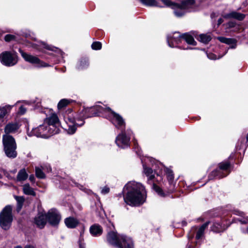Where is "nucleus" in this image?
<instances>
[{
	"label": "nucleus",
	"mask_w": 248,
	"mask_h": 248,
	"mask_svg": "<svg viewBox=\"0 0 248 248\" xmlns=\"http://www.w3.org/2000/svg\"><path fill=\"white\" fill-rule=\"evenodd\" d=\"M128 192L124 197L125 202L132 206H138L142 204L146 198L144 187L140 183L130 182L125 186Z\"/></svg>",
	"instance_id": "obj_1"
},
{
	"label": "nucleus",
	"mask_w": 248,
	"mask_h": 248,
	"mask_svg": "<svg viewBox=\"0 0 248 248\" xmlns=\"http://www.w3.org/2000/svg\"><path fill=\"white\" fill-rule=\"evenodd\" d=\"M106 239L109 244L119 248H134L133 242L131 238L119 234L115 231L108 232Z\"/></svg>",
	"instance_id": "obj_2"
},
{
	"label": "nucleus",
	"mask_w": 248,
	"mask_h": 248,
	"mask_svg": "<svg viewBox=\"0 0 248 248\" xmlns=\"http://www.w3.org/2000/svg\"><path fill=\"white\" fill-rule=\"evenodd\" d=\"M89 111L91 112L92 114L89 115L88 117L96 116L98 113L108 112L109 113V119L116 127H121L124 125V122L122 117L118 114L112 111L109 108H104L101 106L95 107L90 108Z\"/></svg>",
	"instance_id": "obj_3"
},
{
	"label": "nucleus",
	"mask_w": 248,
	"mask_h": 248,
	"mask_svg": "<svg viewBox=\"0 0 248 248\" xmlns=\"http://www.w3.org/2000/svg\"><path fill=\"white\" fill-rule=\"evenodd\" d=\"M2 140L4 150L7 156L10 158H15L17 155L16 145L14 138L9 135H4Z\"/></svg>",
	"instance_id": "obj_4"
},
{
	"label": "nucleus",
	"mask_w": 248,
	"mask_h": 248,
	"mask_svg": "<svg viewBox=\"0 0 248 248\" xmlns=\"http://www.w3.org/2000/svg\"><path fill=\"white\" fill-rule=\"evenodd\" d=\"M12 207L6 206L0 213V226L4 230H8L13 221Z\"/></svg>",
	"instance_id": "obj_5"
},
{
	"label": "nucleus",
	"mask_w": 248,
	"mask_h": 248,
	"mask_svg": "<svg viewBox=\"0 0 248 248\" xmlns=\"http://www.w3.org/2000/svg\"><path fill=\"white\" fill-rule=\"evenodd\" d=\"M32 134L37 137L47 138L49 135L57 133V130H52L51 127H47V125L44 124L39 125L38 127L32 130Z\"/></svg>",
	"instance_id": "obj_6"
},
{
	"label": "nucleus",
	"mask_w": 248,
	"mask_h": 248,
	"mask_svg": "<svg viewBox=\"0 0 248 248\" xmlns=\"http://www.w3.org/2000/svg\"><path fill=\"white\" fill-rule=\"evenodd\" d=\"M0 62L7 66H12L17 62L16 54L9 51H5L0 54Z\"/></svg>",
	"instance_id": "obj_7"
},
{
	"label": "nucleus",
	"mask_w": 248,
	"mask_h": 248,
	"mask_svg": "<svg viewBox=\"0 0 248 248\" xmlns=\"http://www.w3.org/2000/svg\"><path fill=\"white\" fill-rule=\"evenodd\" d=\"M19 52L25 61L35 65L36 67H44L49 66L47 63L42 61L36 56L27 53L22 50H19Z\"/></svg>",
	"instance_id": "obj_8"
},
{
	"label": "nucleus",
	"mask_w": 248,
	"mask_h": 248,
	"mask_svg": "<svg viewBox=\"0 0 248 248\" xmlns=\"http://www.w3.org/2000/svg\"><path fill=\"white\" fill-rule=\"evenodd\" d=\"M161 1L166 6L169 7L174 10L187 8L189 6L193 4L195 2L194 0H186L181 4L173 2L170 0H161Z\"/></svg>",
	"instance_id": "obj_9"
},
{
	"label": "nucleus",
	"mask_w": 248,
	"mask_h": 248,
	"mask_svg": "<svg viewBox=\"0 0 248 248\" xmlns=\"http://www.w3.org/2000/svg\"><path fill=\"white\" fill-rule=\"evenodd\" d=\"M46 215V219H48L51 225L55 226L59 224L61 219V216L56 210H51Z\"/></svg>",
	"instance_id": "obj_10"
},
{
	"label": "nucleus",
	"mask_w": 248,
	"mask_h": 248,
	"mask_svg": "<svg viewBox=\"0 0 248 248\" xmlns=\"http://www.w3.org/2000/svg\"><path fill=\"white\" fill-rule=\"evenodd\" d=\"M129 140L130 138L125 136V132L123 131L116 137L115 142L119 147L124 148L129 145Z\"/></svg>",
	"instance_id": "obj_11"
},
{
	"label": "nucleus",
	"mask_w": 248,
	"mask_h": 248,
	"mask_svg": "<svg viewBox=\"0 0 248 248\" xmlns=\"http://www.w3.org/2000/svg\"><path fill=\"white\" fill-rule=\"evenodd\" d=\"M182 39V34H180L179 32H175L172 34H170L167 37V41L169 46L171 47H175L174 42L178 44L181 42Z\"/></svg>",
	"instance_id": "obj_12"
},
{
	"label": "nucleus",
	"mask_w": 248,
	"mask_h": 248,
	"mask_svg": "<svg viewBox=\"0 0 248 248\" xmlns=\"http://www.w3.org/2000/svg\"><path fill=\"white\" fill-rule=\"evenodd\" d=\"M46 121L49 125V127H51L52 130H57L58 132V129L57 127L59 125V120L57 115L56 114L53 113L49 117L46 118Z\"/></svg>",
	"instance_id": "obj_13"
},
{
	"label": "nucleus",
	"mask_w": 248,
	"mask_h": 248,
	"mask_svg": "<svg viewBox=\"0 0 248 248\" xmlns=\"http://www.w3.org/2000/svg\"><path fill=\"white\" fill-rule=\"evenodd\" d=\"M34 223L39 228H44L46 223V215L42 213H39L34 218Z\"/></svg>",
	"instance_id": "obj_14"
},
{
	"label": "nucleus",
	"mask_w": 248,
	"mask_h": 248,
	"mask_svg": "<svg viewBox=\"0 0 248 248\" xmlns=\"http://www.w3.org/2000/svg\"><path fill=\"white\" fill-rule=\"evenodd\" d=\"M64 223L65 225L69 228H74L78 224V221L73 217H69L65 219Z\"/></svg>",
	"instance_id": "obj_15"
},
{
	"label": "nucleus",
	"mask_w": 248,
	"mask_h": 248,
	"mask_svg": "<svg viewBox=\"0 0 248 248\" xmlns=\"http://www.w3.org/2000/svg\"><path fill=\"white\" fill-rule=\"evenodd\" d=\"M91 233L93 236L100 235L102 233V228L99 225H94L91 227L90 229Z\"/></svg>",
	"instance_id": "obj_16"
},
{
	"label": "nucleus",
	"mask_w": 248,
	"mask_h": 248,
	"mask_svg": "<svg viewBox=\"0 0 248 248\" xmlns=\"http://www.w3.org/2000/svg\"><path fill=\"white\" fill-rule=\"evenodd\" d=\"M218 39L222 43L231 45V48H235L236 46V40L232 38H227L223 37H218Z\"/></svg>",
	"instance_id": "obj_17"
},
{
	"label": "nucleus",
	"mask_w": 248,
	"mask_h": 248,
	"mask_svg": "<svg viewBox=\"0 0 248 248\" xmlns=\"http://www.w3.org/2000/svg\"><path fill=\"white\" fill-rule=\"evenodd\" d=\"M18 128V125L16 123H9L5 126L4 131L6 134L13 133L15 132Z\"/></svg>",
	"instance_id": "obj_18"
},
{
	"label": "nucleus",
	"mask_w": 248,
	"mask_h": 248,
	"mask_svg": "<svg viewBox=\"0 0 248 248\" xmlns=\"http://www.w3.org/2000/svg\"><path fill=\"white\" fill-rule=\"evenodd\" d=\"M182 39H184L186 42L189 44L193 46L196 45V42L194 40V38L188 33H186L182 34Z\"/></svg>",
	"instance_id": "obj_19"
},
{
	"label": "nucleus",
	"mask_w": 248,
	"mask_h": 248,
	"mask_svg": "<svg viewBox=\"0 0 248 248\" xmlns=\"http://www.w3.org/2000/svg\"><path fill=\"white\" fill-rule=\"evenodd\" d=\"M23 191L24 193L26 195H31L33 196H35L36 195L35 192L34 191L33 189L28 184L23 186Z\"/></svg>",
	"instance_id": "obj_20"
},
{
	"label": "nucleus",
	"mask_w": 248,
	"mask_h": 248,
	"mask_svg": "<svg viewBox=\"0 0 248 248\" xmlns=\"http://www.w3.org/2000/svg\"><path fill=\"white\" fill-rule=\"evenodd\" d=\"M241 223L242 231L245 233H248V217H246L239 220Z\"/></svg>",
	"instance_id": "obj_21"
},
{
	"label": "nucleus",
	"mask_w": 248,
	"mask_h": 248,
	"mask_svg": "<svg viewBox=\"0 0 248 248\" xmlns=\"http://www.w3.org/2000/svg\"><path fill=\"white\" fill-rule=\"evenodd\" d=\"M209 224V222H207L204 224H202L200 228L199 229L198 231L197 232L196 238L197 239H199L201 238L202 235L204 233V232L205 229L207 228V226Z\"/></svg>",
	"instance_id": "obj_22"
},
{
	"label": "nucleus",
	"mask_w": 248,
	"mask_h": 248,
	"mask_svg": "<svg viewBox=\"0 0 248 248\" xmlns=\"http://www.w3.org/2000/svg\"><path fill=\"white\" fill-rule=\"evenodd\" d=\"M13 106L11 105H6L3 107H0V118H3L5 115L9 113Z\"/></svg>",
	"instance_id": "obj_23"
},
{
	"label": "nucleus",
	"mask_w": 248,
	"mask_h": 248,
	"mask_svg": "<svg viewBox=\"0 0 248 248\" xmlns=\"http://www.w3.org/2000/svg\"><path fill=\"white\" fill-rule=\"evenodd\" d=\"M28 177V174L27 173L25 169L20 170L17 174V179L18 181H24Z\"/></svg>",
	"instance_id": "obj_24"
},
{
	"label": "nucleus",
	"mask_w": 248,
	"mask_h": 248,
	"mask_svg": "<svg viewBox=\"0 0 248 248\" xmlns=\"http://www.w3.org/2000/svg\"><path fill=\"white\" fill-rule=\"evenodd\" d=\"M199 40L201 42L207 44L211 40V36L209 34H201L199 35Z\"/></svg>",
	"instance_id": "obj_25"
},
{
	"label": "nucleus",
	"mask_w": 248,
	"mask_h": 248,
	"mask_svg": "<svg viewBox=\"0 0 248 248\" xmlns=\"http://www.w3.org/2000/svg\"><path fill=\"white\" fill-rule=\"evenodd\" d=\"M144 5L148 6H158V2L155 0H140Z\"/></svg>",
	"instance_id": "obj_26"
},
{
	"label": "nucleus",
	"mask_w": 248,
	"mask_h": 248,
	"mask_svg": "<svg viewBox=\"0 0 248 248\" xmlns=\"http://www.w3.org/2000/svg\"><path fill=\"white\" fill-rule=\"evenodd\" d=\"M89 65L88 61L86 59H82L77 64V67L79 70L86 68Z\"/></svg>",
	"instance_id": "obj_27"
},
{
	"label": "nucleus",
	"mask_w": 248,
	"mask_h": 248,
	"mask_svg": "<svg viewBox=\"0 0 248 248\" xmlns=\"http://www.w3.org/2000/svg\"><path fill=\"white\" fill-rule=\"evenodd\" d=\"M144 172L146 176L148 177V180H153L154 177V174H153V170L150 168L144 167Z\"/></svg>",
	"instance_id": "obj_28"
},
{
	"label": "nucleus",
	"mask_w": 248,
	"mask_h": 248,
	"mask_svg": "<svg viewBox=\"0 0 248 248\" xmlns=\"http://www.w3.org/2000/svg\"><path fill=\"white\" fill-rule=\"evenodd\" d=\"M15 199L17 202V210L19 211L22 208L24 199L23 197L15 196Z\"/></svg>",
	"instance_id": "obj_29"
},
{
	"label": "nucleus",
	"mask_w": 248,
	"mask_h": 248,
	"mask_svg": "<svg viewBox=\"0 0 248 248\" xmlns=\"http://www.w3.org/2000/svg\"><path fill=\"white\" fill-rule=\"evenodd\" d=\"M35 174L37 178L43 179L45 177V174L39 167H35Z\"/></svg>",
	"instance_id": "obj_30"
},
{
	"label": "nucleus",
	"mask_w": 248,
	"mask_h": 248,
	"mask_svg": "<svg viewBox=\"0 0 248 248\" xmlns=\"http://www.w3.org/2000/svg\"><path fill=\"white\" fill-rule=\"evenodd\" d=\"M223 230V229L222 228V225L218 223H214L212 227V230L215 232H219Z\"/></svg>",
	"instance_id": "obj_31"
},
{
	"label": "nucleus",
	"mask_w": 248,
	"mask_h": 248,
	"mask_svg": "<svg viewBox=\"0 0 248 248\" xmlns=\"http://www.w3.org/2000/svg\"><path fill=\"white\" fill-rule=\"evenodd\" d=\"M69 101L66 99H62L61 100L58 104V108L59 109L62 108L66 107L68 104Z\"/></svg>",
	"instance_id": "obj_32"
},
{
	"label": "nucleus",
	"mask_w": 248,
	"mask_h": 248,
	"mask_svg": "<svg viewBox=\"0 0 248 248\" xmlns=\"http://www.w3.org/2000/svg\"><path fill=\"white\" fill-rule=\"evenodd\" d=\"M68 126L66 130L69 134H73L76 132L77 128L73 123H71V124H68Z\"/></svg>",
	"instance_id": "obj_33"
},
{
	"label": "nucleus",
	"mask_w": 248,
	"mask_h": 248,
	"mask_svg": "<svg viewBox=\"0 0 248 248\" xmlns=\"http://www.w3.org/2000/svg\"><path fill=\"white\" fill-rule=\"evenodd\" d=\"M102 45L99 42H93L92 45V48L94 50H99L101 48Z\"/></svg>",
	"instance_id": "obj_34"
},
{
	"label": "nucleus",
	"mask_w": 248,
	"mask_h": 248,
	"mask_svg": "<svg viewBox=\"0 0 248 248\" xmlns=\"http://www.w3.org/2000/svg\"><path fill=\"white\" fill-rule=\"evenodd\" d=\"M230 163L228 162H222L219 164V167L221 170H226L230 167Z\"/></svg>",
	"instance_id": "obj_35"
},
{
	"label": "nucleus",
	"mask_w": 248,
	"mask_h": 248,
	"mask_svg": "<svg viewBox=\"0 0 248 248\" xmlns=\"http://www.w3.org/2000/svg\"><path fill=\"white\" fill-rule=\"evenodd\" d=\"M16 39V36L12 34H7L4 37V40L6 42H10Z\"/></svg>",
	"instance_id": "obj_36"
},
{
	"label": "nucleus",
	"mask_w": 248,
	"mask_h": 248,
	"mask_svg": "<svg viewBox=\"0 0 248 248\" xmlns=\"http://www.w3.org/2000/svg\"><path fill=\"white\" fill-rule=\"evenodd\" d=\"M153 188L154 190L158 193V194L161 196H164V194L162 192V189L157 185L154 184Z\"/></svg>",
	"instance_id": "obj_37"
},
{
	"label": "nucleus",
	"mask_w": 248,
	"mask_h": 248,
	"mask_svg": "<svg viewBox=\"0 0 248 248\" xmlns=\"http://www.w3.org/2000/svg\"><path fill=\"white\" fill-rule=\"evenodd\" d=\"M109 191V188L107 187H104L101 191V193L102 194H105L108 193Z\"/></svg>",
	"instance_id": "obj_38"
},
{
	"label": "nucleus",
	"mask_w": 248,
	"mask_h": 248,
	"mask_svg": "<svg viewBox=\"0 0 248 248\" xmlns=\"http://www.w3.org/2000/svg\"><path fill=\"white\" fill-rule=\"evenodd\" d=\"M26 111V108L23 106H21L19 108V112L21 114H23Z\"/></svg>",
	"instance_id": "obj_39"
},
{
	"label": "nucleus",
	"mask_w": 248,
	"mask_h": 248,
	"mask_svg": "<svg viewBox=\"0 0 248 248\" xmlns=\"http://www.w3.org/2000/svg\"><path fill=\"white\" fill-rule=\"evenodd\" d=\"M168 177L170 180H172L173 179V176L172 172L170 170H168Z\"/></svg>",
	"instance_id": "obj_40"
},
{
	"label": "nucleus",
	"mask_w": 248,
	"mask_h": 248,
	"mask_svg": "<svg viewBox=\"0 0 248 248\" xmlns=\"http://www.w3.org/2000/svg\"><path fill=\"white\" fill-rule=\"evenodd\" d=\"M227 16H244V15L243 14H238L235 12H232L229 14H228Z\"/></svg>",
	"instance_id": "obj_41"
},
{
	"label": "nucleus",
	"mask_w": 248,
	"mask_h": 248,
	"mask_svg": "<svg viewBox=\"0 0 248 248\" xmlns=\"http://www.w3.org/2000/svg\"><path fill=\"white\" fill-rule=\"evenodd\" d=\"M207 56L210 59L215 60L217 59V56L213 54H208Z\"/></svg>",
	"instance_id": "obj_42"
},
{
	"label": "nucleus",
	"mask_w": 248,
	"mask_h": 248,
	"mask_svg": "<svg viewBox=\"0 0 248 248\" xmlns=\"http://www.w3.org/2000/svg\"><path fill=\"white\" fill-rule=\"evenodd\" d=\"M35 178H34V177L33 176V175H31L29 177V180L31 181V182H33Z\"/></svg>",
	"instance_id": "obj_43"
},
{
	"label": "nucleus",
	"mask_w": 248,
	"mask_h": 248,
	"mask_svg": "<svg viewBox=\"0 0 248 248\" xmlns=\"http://www.w3.org/2000/svg\"><path fill=\"white\" fill-rule=\"evenodd\" d=\"M237 19L239 20H242L244 18V16H235Z\"/></svg>",
	"instance_id": "obj_44"
},
{
	"label": "nucleus",
	"mask_w": 248,
	"mask_h": 248,
	"mask_svg": "<svg viewBox=\"0 0 248 248\" xmlns=\"http://www.w3.org/2000/svg\"><path fill=\"white\" fill-rule=\"evenodd\" d=\"M193 236H194V233H191V234H189V235H188V238H193Z\"/></svg>",
	"instance_id": "obj_45"
},
{
	"label": "nucleus",
	"mask_w": 248,
	"mask_h": 248,
	"mask_svg": "<svg viewBox=\"0 0 248 248\" xmlns=\"http://www.w3.org/2000/svg\"><path fill=\"white\" fill-rule=\"evenodd\" d=\"M24 248H34L33 246L28 245L26 246Z\"/></svg>",
	"instance_id": "obj_46"
},
{
	"label": "nucleus",
	"mask_w": 248,
	"mask_h": 248,
	"mask_svg": "<svg viewBox=\"0 0 248 248\" xmlns=\"http://www.w3.org/2000/svg\"><path fill=\"white\" fill-rule=\"evenodd\" d=\"M218 22V25L220 24L222 22V19L221 18L219 19Z\"/></svg>",
	"instance_id": "obj_47"
},
{
	"label": "nucleus",
	"mask_w": 248,
	"mask_h": 248,
	"mask_svg": "<svg viewBox=\"0 0 248 248\" xmlns=\"http://www.w3.org/2000/svg\"><path fill=\"white\" fill-rule=\"evenodd\" d=\"M44 45L45 46L44 47L45 48H46V49H51L50 48L49 46H47L46 45V44H44Z\"/></svg>",
	"instance_id": "obj_48"
},
{
	"label": "nucleus",
	"mask_w": 248,
	"mask_h": 248,
	"mask_svg": "<svg viewBox=\"0 0 248 248\" xmlns=\"http://www.w3.org/2000/svg\"><path fill=\"white\" fill-rule=\"evenodd\" d=\"M238 214L241 215V216H242V215L243 214V213L242 212H238Z\"/></svg>",
	"instance_id": "obj_49"
},
{
	"label": "nucleus",
	"mask_w": 248,
	"mask_h": 248,
	"mask_svg": "<svg viewBox=\"0 0 248 248\" xmlns=\"http://www.w3.org/2000/svg\"><path fill=\"white\" fill-rule=\"evenodd\" d=\"M187 248H193L191 247L190 246H189L187 247Z\"/></svg>",
	"instance_id": "obj_50"
},
{
	"label": "nucleus",
	"mask_w": 248,
	"mask_h": 248,
	"mask_svg": "<svg viewBox=\"0 0 248 248\" xmlns=\"http://www.w3.org/2000/svg\"><path fill=\"white\" fill-rule=\"evenodd\" d=\"M22 248V247H21L20 246H17L16 248Z\"/></svg>",
	"instance_id": "obj_51"
},
{
	"label": "nucleus",
	"mask_w": 248,
	"mask_h": 248,
	"mask_svg": "<svg viewBox=\"0 0 248 248\" xmlns=\"http://www.w3.org/2000/svg\"><path fill=\"white\" fill-rule=\"evenodd\" d=\"M79 246H80V247L81 248H83L82 247V245H81L80 244H79Z\"/></svg>",
	"instance_id": "obj_52"
},
{
	"label": "nucleus",
	"mask_w": 248,
	"mask_h": 248,
	"mask_svg": "<svg viewBox=\"0 0 248 248\" xmlns=\"http://www.w3.org/2000/svg\"><path fill=\"white\" fill-rule=\"evenodd\" d=\"M247 140H248V135H247Z\"/></svg>",
	"instance_id": "obj_53"
},
{
	"label": "nucleus",
	"mask_w": 248,
	"mask_h": 248,
	"mask_svg": "<svg viewBox=\"0 0 248 248\" xmlns=\"http://www.w3.org/2000/svg\"><path fill=\"white\" fill-rule=\"evenodd\" d=\"M1 177V175L0 174V178Z\"/></svg>",
	"instance_id": "obj_54"
}]
</instances>
